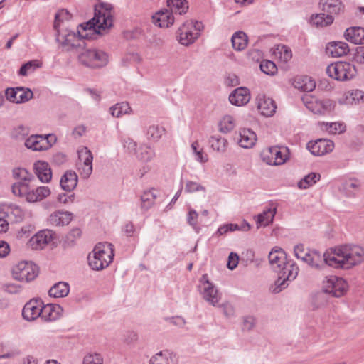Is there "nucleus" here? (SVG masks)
Returning <instances> with one entry per match:
<instances>
[{
	"label": "nucleus",
	"mask_w": 364,
	"mask_h": 364,
	"mask_svg": "<svg viewBox=\"0 0 364 364\" xmlns=\"http://www.w3.org/2000/svg\"><path fill=\"white\" fill-rule=\"evenodd\" d=\"M2 210L4 211L5 216L12 222L17 223L23 220V211L16 204H5L2 207Z\"/></svg>",
	"instance_id": "c85d7f7f"
},
{
	"label": "nucleus",
	"mask_w": 364,
	"mask_h": 364,
	"mask_svg": "<svg viewBox=\"0 0 364 364\" xmlns=\"http://www.w3.org/2000/svg\"><path fill=\"white\" fill-rule=\"evenodd\" d=\"M79 160L82 165L79 168V171L82 178H88L92 173L93 156L87 147L84 146L77 151Z\"/></svg>",
	"instance_id": "4468645a"
},
{
	"label": "nucleus",
	"mask_w": 364,
	"mask_h": 364,
	"mask_svg": "<svg viewBox=\"0 0 364 364\" xmlns=\"http://www.w3.org/2000/svg\"><path fill=\"white\" fill-rule=\"evenodd\" d=\"M218 126L220 132L228 133L235 127L234 118L230 115H226L220 121Z\"/></svg>",
	"instance_id": "09e8293b"
},
{
	"label": "nucleus",
	"mask_w": 364,
	"mask_h": 364,
	"mask_svg": "<svg viewBox=\"0 0 364 364\" xmlns=\"http://www.w3.org/2000/svg\"><path fill=\"white\" fill-rule=\"evenodd\" d=\"M257 109L265 117H271L276 111L277 106L274 101L265 95H258L257 97Z\"/></svg>",
	"instance_id": "a878e982"
},
{
	"label": "nucleus",
	"mask_w": 364,
	"mask_h": 364,
	"mask_svg": "<svg viewBox=\"0 0 364 364\" xmlns=\"http://www.w3.org/2000/svg\"><path fill=\"white\" fill-rule=\"evenodd\" d=\"M333 17L325 12L313 14L311 16V23L316 27H326L333 23Z\"/></svg>",
	"instance_id": "4c0bfd02"
},
{
	"label": "nucleus",
	"mask_w": 364,
	"mask_h": 364,
	"mask_svg": "<svg viewBox=\"0 0 364 364\" xmlns=\"http://www.w3.org/2000/svg\"><path fill=\"white\" fill-rule=\"evenodd\" d=\"M263 161L272 166L283 164L287 159V156L283 154L278 146H272L264 151L262 154Z\"/></svg>",
	"instance_id": "aec40b11"
},
{
	"label": "nucleus",
	"mask_w": 364,
	"mask_h": 364,
	"mask_svg": "<svg viewBox=\"0 0 364 364\" xmlns=\"http://www.w3.org/2000/svg\"><path fill=\"white\" fill-rule=\"evenodd\" d=\"M205 191V188L200 184L192 181H187L185 186V191L187 193H194L196 191Z\"/></svg>",
	"instance_id": "4d7b16f0"
},
{
	"label": "nucleus",
	"mask_w": 364,
	"mask_h": 364,
	"mask_svg": "<svg viewBox=\"0 0 364 364\" xmlns=\"http://www.w3.org/2000/svg\"><path fill=\"white\" fill-rule=\"evenodd\" d=\"M158 191L151 188L144 191L141 196V209L144 211L148 210L154 204L157 197Z\"/></svg>",
	"instance_id": "c9c22d12"
},
{
	"label": "nucleus",
	"mask_w": 364,
	"mask_h": 364,
	"mask_svg": "<svg viewBox=\"0 0 364 364\" xmlns=\"http://www.w3.org/2000/svg\"><path fill=\"white\" fill-rule=\"evenodd\" d=\"M334 255L333 250L326 251L322 256L321 253L316 250L312 251L311 253H305V259L304 262H306L309 266L316 269H321L326 265L330 266V263L327 262V257Z\"/></svg>",
	"instance_id": "ddd939ff"
},
{
	"label": "nucleus",
	"mask_w": 364,
	"mask_h": 364,
	"mask_svg": "<svg viewBox=\"0 0 364 364\" xmlns=\"http://www.w3.org/2000/svg\"><path fill=\"white\" fill-rule=\"evenodd\" d=\"M103 359L100 354L94 353L85 356L83 364H102Z\"/></svg>",
	"instance_id": "6e6d98bb"
},
{
	"label": "nucleus",
	"mask_w": 364,
	"mask_h": 364,
	"mask_svg": "<svg viewBox=\"0 0 364 364\" xmlns=\"http://www.w3.org/2000/svg\"><path fill=\"white\" fill-rule=\"evenodd\" d=\"M318 6L323 12L331 14L333 18L345 11V5L341 0H320Z\"/></svg>",
	"instance_id": "6ab92c4d"
},
{
	"label": "nucleus",
	"mask_w": 364,
	"mask_h": 364,
	"mask_svg": "<svg viewBox=\"0 0 364 364\" xmlns=\"http://www.w3.org/2000/svg\"><path fill=\"white\" fill-rule=\"evenodd\" d=\"M14 190L18 193V196L25 197L26 200L29 203L41 200L50 194V191L47 186H40L31 190L30 186H26L22 185L20 186V188L18 186H15Z\"/></svg>",
	"instance_id": "9d476101"
},
{
	"label": "nucleus",
	"mask_w": 364,
	"mask_h": 364,
	"mask_svg": "<svg viewBox=\"0 0 364 364\" xmlns=\"http://www.w3.org/2000/svg\"><path fill=\"white\" fill-rule=\"evenodd\" d=\"M39 66L38 60L28 61L21 67L18 70V75L21 76H26L29 72L34 71Z\"/></svg>",
	"instance_id": "603ef678"
},
{
	"label": "nucleus",
	"mask_w": 364,
	"mask_h": 364,
	"mask_svg": "<svg viewBox=\"0 0 364 364\" xmlns=\"http://www.w3.org/2000/svg\"><path fill=\"white\" fill-rule=\"evenodd\" d=\"M138 333L134 331H127L124 334V342L127 345H132L138 341Z\"/></svg>",
	"instance_id": "052dcab7"
},
{
	"label": "nucleus",
	"mask_w": 364,
	"mask_h": 364,
	"mask_svg": "<svg viewBox=\"0 0 364 364\" xmlns=\"http://www.w3.org/2000/svg\"><path fill=\"white\" fill-rule=\"evenodd\" d=\"M62 189L70 192L77 184V176L74 171H67L61 177L60 181Z\"/></svg>",
	"instance_id": "473e14b6"
},
{
	"label": "nucleus",
	"mask_w": 364,
	"mask_h": 364,
	"mask_svg": "<svg viewBox=\"0 0 364 364\" xmlns=\"http://www.w3.org/2000/svg\"><path fill=\"white\" fill-rule=\"evenodd\" d=\"M277 50L280 54L279 58H281V60L284 62H287L292 57L291 50L285 46H279L277 48Z\"/></svg>",
	"instance_id": "bf43d9fd"
},
{
	"label": "nucleus",
	"mask_w": 364,
	"mask_h": 364,
	"mask_svg": "<svg viewBox=\"0 0 364 364\" xmlns=\"http://www.w3.org/2000/svg\"><path fill=\"white\" fill-rule=\"evenodd\" d=\"M73 219V214L68 211H55L51 213L48 223L51 226H63L68 225Z\"/></svg>",
	"instance_id": "bb28decb"
},
{
	"label": "nucleus",
	"mask_w": 364,
	"mask_h": 364,
	"mask_svg": "<svg viewBox=\"0 0 364 364\" xmlns=\"http://www.w3.org/2000/svg\"><path fill=\"white\" fill-rule=\"evenodd\" d=\"M79 62L90 68H100L108 63V55L101 50L83 49L78 54Z\"/></svg>",
	"instance_id": "423d86ee"
},
{
	"label": "nucleus",
	"mask_w": 364,
	"mask_h": 364,
	"mask_svg": "<svg viewBox=\"0 0 364 364\" xmlns=\"http://www.w3.org/2000/svg\"><path fill=\"white\" fill-rule=\"evenodd\" d=\"M321 175L316 173H310L305 176L299 183L298 187L301 189H306L320 180Z\"/></svg>",
	"instance_id": "49530a36"
},
{
	"label": "nucleus",
	"mask_w": 364,
	"mask_h": 364,
	"mask_svg": "<svg viewBox=\"0 0 364 364\" xmlns=\"http://www.w3.org/2000/svg\"><path fill=\"white\" fill-rule=\"evenodd\" d=\"M360 184L357 179H350L343 184V189L346 194L349 196H355L360 189Z\"/></svg>",
	"instance_id": "de8ad7c7"
},
{
	"label": "nucleus",
	"mask_w": 364,
	"mask_h": 364,
	"mask_svg": "<svg viewBox=\"0 0 364 364\" xmlns=\"http://www.w3.org/2000/svg\"><path fill=\"white\" fill-rule=\"evenodd\" d=\"M277 213V208L270 206L263 210L262 213L257 215V226L259 228L260 226H267L273 222L274 218Z\"/></svg>",
	"instance_id": "72a5a7b5"
},
{
	"label": "nucleus",
	"mask_w": 364,
	"mask_h": 364,
	"mask_svg": "<svg viewBox=\"0 0 364 364\" xmlns=\"http://www.w3.org/2000/svg\"><path fill=\"white\" fill-rule=\"evenodd\" d=\"M238 261H239L238 255L235 252H230L228 256L227 267L230 270L235 269L238 264Z\"/></svg>",
	"instance_id": "e2e57ef3"
},
{
	"label": "nucleus",
	"mask_w": 364,
	"mask_h": 364,
	"mask_svg": "<svg viewBox=\"0 0 364 364\" xmlns=\"http://www.w3.org/2000/svg\"><path fill=\"white\" fill-rule=\"evenodd\" d=\"M82 231L78 228H73L65 236V242L68 245H73L81 237Z\"/></svg>",
	"instance_id": "5fc2aeb1"
},
{
	"label": "nucleus",
	"mask_w": 364,
	"mask_h": 364,
	"mask_svg": "<svg viewBox=\"0 0 364 364\" xmlns=\"http://www.w3.org/2000/svg\"><path fill=\"white\" fill-rule=\"evenodd\" d=\"M70 291V286L68 283L65 282H59L55 284L48 291L50 296L55 298L65 297Z\"/></svg>",
	"instance_id": "58836bf2"
},
{
	"label": "nucleus",
	"mask_w": 364,
	"mask_h": 364,
	"mask_svg": "<svg viewBox=\"0 0 364 364\" xmlns=\"http://www.w3.org/2000/svg\"><path fill=\"white\" fill-rule=\"evenodd\" d=\"M347 283L346 281L336 276H331L324 282L323 291L315 295L313 302L314 309H318L326 302V293L332 294L335 297H341L346 292Z\"/></svg>",
	"instance_id": "39448f33"
},
{
	"label": "nucleus",
	"mask_w": 364,
	"mask_h": 364,
	"mask_svg": "<svg viewBox=\"0 0 364 364\" xmlns=\"http://www.w3.org/2000/svg\"><path fill=\"white\" fill-rule=\"evenodd\" d=\"M13 176L16 179H18L19 181L12 186V192L15 196H18V193L16 192L14 190L15 186H18L20 188V186L24 185L26 186H29V183L31 181L34 180L33 175L29 173L26 169L22 168H16L13 170Z\"/></svg>",
	"instance_id": "b1692460"
},
{
	"label": "nucleus",
	"mask_w": 364,
	"mask_h": 364,
	"mask_svg": "<svg viewBox=\"0 0 364 364\" xmlns=\"http://www.w3.org/2000/svg\"><path fill=\"white\" fill-rule=\"evenodd\" d=\"M113 6L102 2L95 7L94 17L87 22L80 24L77 28V36L70 31H56L55 40L68 52L74 51L77 55L85 48V39H89L91 35H102L103 31L113 26Z\"/></svg>",
	"instance_id": "f257e3e1"
},
{
	"label": "nucleus",
	"mask_w": 364,
	"mask_h": 364,
	"mask_svg": "<svg viewBox=\"0 0 364 364\" xmlns=\"http://www.w3.org/2000/svg\"><path fill=\"white\" fill-rule=\"evenodd\" d=\"M198 213L194 210H190L188 214L187 217V222L188 223L195 227L197 225V218H198Z\"/></svg>",
	"instance_id": "338daca9"
},
{
	"label": "nucleus",
	"mask_w": 364,
	"mask_h": 364,
	"mask_svg": "<svg viewBox=\"0 0 364 364\" xmlns=\"http://www.w3.org/2000/svg\"><path fill=\"white\" fill-rule=\"evenodd\" d=\"M175 355L168 352H159L154 355L150 360V364H176Z\"/></svg>",
	"instance_id": "e433bc0d"
},
{
	"label": "nucleus",
	"mask_w": 364,
	"mask_h": 364,
	"mask_svg": "<svg viewBox=\"0 0 364 364\" xmlns=\"http://www.w3.org/2000/svg\"><path fill=\"white\" fill-rule=\"evenodd\" d=\"M192 27V23L186 22L178 28V38L181 45L188 46L198 38L199 33L198 31L193 32L191 30Z\"/></svg>",
	"instance_id": "412c9836"
},
{
	"label": "nucleus",
	"mask_w": 364,
	"mask_h": 364,
	"mask_svg": "<svg viewBox=\"0 0 364 364\" xmlns=\"http://www.w3.org/2000/svg\"><path fill=\"white\" fill-rule=\"evenodd\" d=\"M346 100L348 103H358L364 100V92L360 90H353L346 94Z\"/></svg>",
	"instance_id": "3c124183"
},
{
	"label": "nucleus",
	"mask_w": 364,
	"mask_h": 364,
	"mask_svg": "<svg viewBox=\"0 0 364 364\" xmlns=\"http://www.w3.org/2000/svg\"><path fill=\"white\" fill-rule=\"evenodd\" d=\"M257 141L256 134L250 129H242L240 131L239 145L245 149L253 147Z\"/></svg>",
	"instance_id": "c756f323"
},
{
	"label": "nucleus",
	"mask_w": 364,
	"mask_h": 364,
	"mask_svg": "<svg viewBox=\"0 0 364 364\" xmlns=\"http://www.w3.org/2000/svg\"><path fill=\"white\" fill-rule=\"evenodd\" d=\"M153 19L156 26L161 28L168 27L174 22L173 13L169 10L160 11L153 16Z\"/></svg>",
	"instance_id": "2f4dec72"
},
{
	"label": "nucleus",
	"mask_w": 364,
	"mask_h": 364,
	"mask_svg": "<svg viewBox=\"0 0 364 364\" xmlns=\"http://www.w3.org/2000/svg\"><path fill=\"white\" fill-rule=\"evenodd\" d=\"M114 255V247L111 243H98L87 257L88 264L92 269L100 271L109 266Z\"/></svg>",
	"instance_id": "20e7f679"
},
{
	"label": "nucleus",
	"mask_w": 364,
	"mask_h": 364,
	"mask_svg": "<svg viewBox=\"0 0 364 364\" xmlns=\"http://www.w3.org/2000/svg\"><path fill=\"white\" fill-rule=\"evenodd\" d=\"M166 129L158 124L150 125L146 130V135L149 141H158L165 134Z\"/></svg>",
	"instance_id": "37998d69"
},
{
	"label": "nucleus",
	"mask_w": 364,
	"mask_h": 364,
	"mask_svg": "<svg viewBox=\"0 0 364 364\" xmlns=\"http://www.w3.org/2000/svg\"><path fill=\"white\" fill-rule=\"evenodd\" d=\"M198 141H194L191 144V149L196 154V159L201 163L206 162L208 161L207 155H203L202 150H198Z\"/></svg>",
	"instance_id": "13d9d810"
},
{
	"label": "nucleus",
	"mask_w": 364,
	"mask_h": 364,
	"mask_svg": "<svg viewBox=\"0 0 364 364\" xmlns=\"http://www.w3.org/2000/svg\"><path fill=\"white\" fill-rule=\"evenodd\" d=\"M70 18V14L66 9H61L58 11L55 15V21L53 28L55 30H58L60 28V22L67 21Z\"/></svg>",
	"instance_id": "864d4df0"
},
{
	"label": "nucleus",
	"mask_w": 364,
	"mask_h": 364,
	"mask_svg": "<svg viewBox=\"0 0 364 364\" xmlns=\"http://www.w3.org/2000/svg\"><path fill=\"white\" fill-rule=\"evenodd\" d=\"M250 93L247 88L240 87L234 90L229 95L230 102L235 106H243L249 102Z\"/></svg>",
	"instance_id": "5701e85b"
},
{
	"label": "nucleus",
	"mask_w": 364,
	"mask_h": 364,
	"mask_svg": "<svg viewBox=\"0 0 364 364\" xmlns=\"http://www.w3.org/2000/svg\"><path fill=\"white\" fill-rule=\"evenodd\" d=\"M5 96L9 102L21 104L32 99L33 93L31 89L24 87H8L5 90Z\"/></svg>",
	"instance_id": "f8f14e48"
},
{
	"label": "nucleus",
	"mask_w": 364,
	"mask_h": 364,
	"mask_svg": "<svg viewBox=\"0 0 364 364\" xmlns=\"http://www.w3.org/2000/svg\"><path fill=\"white\" fill-rule=\"evenodd\" d=\"M123 146L124 149H126L130 153H134L136 154V142H135L132 139L130 138H126L124 139L123 141Z\"/></svg>",
	"instance_id": "680f3d73"
},
{
	"label": "nucleus",
	"mask_w": 364,
	"mask_h": 364,
	"mask_svg": "<svg viewBox=\"0 0 364 364\" xmlns=\"http://www.w3.org/2000/svg\"><path fill=\"white\" fill-rule=\"evenodd\" d=\"M268 258L272 268L278 274L272 291L278 294L288 287V281H292L297 277L299 267L295 262L287 260L285 252L280 247H274Z\"/></svg>",
	"instance_id": "f03ea898"
},
{
	"label": "nucleus",
	"mask_w": 364,
	"mask_h": 364,
	"mask_svg": "<svg viewBox=\"0 0 364 364\" xmlns=\"http://www.w3.org/2000/svg\"><path fill=\"white\" fill-rule=\"evenodd\" d=\"M259 68L262 72L269 75H274L277 72V67L275 63L268 60H262Z\"/></svg>",
	"instance_id": "8fccbe9b"
},
{
	"label": "nucleus",
	"mask_w": 364,
	"mask_h": 364,
	"mask_svg": "<svg viewBox=\"0 0 364 364\" xmlns=\"http://www.w3.org/2000/svg\"><path fill=\"white\" fill-rule=\"evenodd\" d=\"M136 154V157L139 160L143 161H149L154 157L155 151L149 146L143 144L139 146Z\"/></svg>",
	"instance_id": "a18cd8bd"
},
{
	"label": "nucleus",
	"mask_w": 364,
	"mask_h": 364,
	"mask_svg": "<svg viewBox=\"0 0 364 364\" xmlns=\"http://www.w3.org/2000/svg\"><path fill=\"white\" fill-rule=\"evenodd\" d=\"M344 37L354 44H364V28L350 27L346 30Z\"/></svg>",
	"instance_id": "7c9ffc66"
},
{
	"label": "nucleus",
	"mask_w": 364,
	"mask_h": 364,
	"mask_svg": "<svg viewBox=\"0 0 364 364\" xmlns=\"http://www.w3.org/2000/svg\"><path fill=\"white\" fill-rule=\"evenodd\" d=\"M349 52L348 45L343 41H331L326 47V53L332 58L343 57Z\"/></svg>",
	"instance_id": "4be33fe9"
},
{
	"label": "nucleus",
	"mask_w": 364,
	"mask_h": 364,
	"mask_svg": "<svg viewBox=\"0 0 364 364\" xmlns=\"http://www.w3.org/2000/svg\"><path fill=\"white\" fill-rule=\"evenodd\" d=\"M294 85L302 92H309L315 89L316 82L309 76H301L294 80Z\"/></svg>",
	"instance_id": "f704fd0d"
},
{
	"label": "nucleus",
	"mask_w": 364,
	"mask_h": 364,
	"mask_svg": "<svg viewBox=\"0 0 364 364\" xmlns=\"http://www.w3.org/2000/svg\"><path fill=\"white\" fill-rule=\"evenodd\" d=\"M334 143L331 140L319 139L307 144V149L314 156H323L333 151Z\"/></svg>",
	"instance_id": "a211bd4d"
},
{
	"label": "nucleus",
	"mask_w": 364,
	"mask_h": 364,
	"mask_svg": "<svg viewBox=\"0 0 364 364\" xmlns=\"http://www.w3.org/2000/svg\"><path fill=\"white\" fill-rule=\"evenodd\" d=\"M35 173L43 183H48L52 178V171L48 163L43 161H38L33 166Z\"/></svg>",
	"instance_id": "cd10ccee"
},
{
	"label": "nucleus",
	"mask_w": 364,
	"mask_h": 364,
	"mask_svg": "<svg viewBox=\"0 0 364 364\" xmlns=\"http://www.w3.org/2000/svg\"><path fill=\"white\" fill-rule=\"evenodd\" d=\"M55 141L54 134H36L26 139L25 146L33 151H45L49 149Z\"/></svg>",
	"instance_id": "1a4fd4ad"
},
{
	"label": "nucleus",
	"mask_w": 364,
	"mask_h": 364,
	"mask_svg": "<svg viewBox=\"0 0 364 364\" xmlns=\"http://www.w3.org/2000/svg\"><path fill=\"white\" fill-rule=\"evenodd\" d=\"M334 255L327 257L330 267L348 269L364 259V250L359 246L345 245L333 250Z\"/></svg>",
	"instance_id": "7ed1b4c3"
},
{
	"label": "nucleus",
	"mask_w": 364,
	"mask_h": 364,
	"mask_svg": "<svg viewBox=\"0 0 364 364\" xmlns=\"http://www.w3.org/2000/svg\"><path fill=\"white\" fill-rule=\"evenodd\" d=\"M63 311V308L58 304H43L40 317L44 321H53L60 317Z\"/></svg>",
	"instance_id": "393cba45"
},
{
	"label": "nucleus",
	"mask_w": 364,
	"mask_h": 364,
	"mask_svg": "<svg viewBox=\"0 0 364 364\" xmlns=\"http://www.w3.org/2000/svg\"><path fill=\"white\" fill-rule=\"evenodd\" d=\"M326 73L330 77L338 81H347L356 75L357 70L355 65L348 62L339 61L328 65Z\"/></svg>",
	"instance_id": "0eeeda50"
},
{
	"label": "nucleus",
	"mask_w": 364,
	"mask_h": 364,
	"mask_svg": "<svg viewBox=\"0 0 364 364\" xmlns=\"http://www.w3.org/2000/svg\"><path fill=\"white\" fill-rule=\"evenodd\" d=\"M55 236L51 230H43L37 232L29 240V245L33 250H41L49 244Z\"/></svg>",
	"instance_id": "dca6fc26"
},
{
	"label": "nucleus",
	"mask_w": 364,
	"mask_h": 364,
	"mask_svg": "<svg viewBox=\"0 0 364 364\" xmlns=\"http://www.w3.org/2000/svg\"><path fill=\"white\" fill-rule=\"evenodd\" d=\"M247 36L243 31L235 32L231 38L232 47L237 51L244 50L247 47Z\"/></svg>",
	"instance_id": "ea45409f"
},
{
	"label": "nucleus",
	"mask_w": 364,
	"mask_h": 364,
	"mask_svg": "<svg viewBox=\"0 0 364 364\" xmlns=\"http://www.w3.org/2000/svg\"><path fill=\"white\" fill-rule=\"evenodd\" d=\"M209 143L211 148L219 153L225 152L228 146V140L220 135L210 136Z\"/></svg>",
	"instance_id": "79ce46f5"
},
{
	"label": "nucleus",
	"mask_w": 364,
	"mask_h": 364,
	"mask_svg": "<svg viewBox=\"0 0 364 364\" xmlns=\"http://www.w3.org/2000/svg\"><path fill=\"white\" fill-rule=\"evenodd\" d=\"M110 114L114 117H120L124 114H130L132 112V108L129 103L122 102L117 103L109 108Z\"/></svg>",
	"instance_id": "c03bdc74"
},
{
	"label": "nucleus",
	"mask_w": 364,
	"mask_h": 364,
	"mask_svg": "<svg viewBox=\"0 0 364 364\" xmlns=\"http://www.w3.org/2000/svg\"><path fill=\"white\" fill-rule=\"evenodd\" d=\"M328 131L333 134H341L346 131V125L343 123L333 122L330 124Z\"/></svg>",
	"instance_id": "0e129e2a"
},
{
	"label": "nucleus",
	"mask_w": 364,
	"mask_h": 364,
	"mask_svg": "<svg viewBox=\"0 0 364 364\" xmlns=\"http://www.w3.org/2000/svg\"><path fill=\"white\" fill-rule=\"evenodd\" d=\"M38 267L32 262H19L13 269L12 274L15 279L28 282L33 280L38 275Z\"/></svg>",
	"instance_id": "6e6552de"
},
{
	"label": "nucleus",
	"mask_w": 364,
	"mask_h": 364,
	"mask_svg": "<svg viewBox=\"0 0 364 364\" xmlns=\"http://www.w3.org/2000/svg\"><path fill=\"white\" fill-rule=\"evenodd\" d=\"M302 101L309 111L317 114H324L334 107L333 102L330 100H318L311 96H305L302 97Z\"/></svg>",
	"instance_id": "9b49d317"
},
{
	"label": "nucleus",
	"mask_w": 364,
	"mask_h": 364,
	"mask_svg": "<svg viewBox=\"0 0 364 364\" xmlns=\"http://www.w3.org/2000/svg\"><path fill=\"white\" fill-rule=\"evenodd\" d=\"M43 302L41 299H33L28 301L23 308L22 316L28 321L36 320L41 316Z\"/></svg>",
	"instance_id": "f3484780"
},
{
	"label": "nucleus",
	"mask_w": 364,
	"mask_h": 364,
	"mask_svg": "<svg viewBox=\"0 0 364 364\" xmlns=\"http://www.w3.org/2000/svg\"><path fill=\"white\" fill-rule=\"evenodd\" d=\"M201 286V294L203 298L211 305L215 306L220 299V295L218 293L216 287L206 279V275L203 276Z\"/></svg>",
	"instance_id": "2eb2a0df"
},
{
	"label": "nucleus",
	"mask_w": 364,
	"mask_h": 364,
	"mask_svg": "<svg viewBox=\"0 0 364 364\" xmlns=\"http://www.w3.org/2000/svg\"><path fill=\"white\" fill-rule=\"evenodd\" d=\"M167 6L171 13L180 15L186 14L188 9L186 0H167Z\"/></svg>",
	"instance_id": "a19ab883"
},
{
	"label": "nucleus",
	"mask_w": 364,
	"mask_h": 364,
	"mask_svg": "<svg viewBox=\"0 0 364 364\" xmlns=\"http://www.w3.org/2000/svg\"><path fill=\"white\" fill-rule=\"evenodd\" d=\"M220 307L223 309V314L225 316L230 317L234 315L235 309L230 303L223 304Z\"/></svg>",
	"instance_id": "774afa93"
},
{
	"label": "nucleus",
	"mask_w": 364,
	"mask_h": 364,
	"mask_svg": "<svg viewBox=\"0 0 364 364\" xmlns=\"http://www.w3.org/2000/svg\"><path fill=\"white\" fill-rule=\"evenodd\" d=\"M353 60L358 63H364V46L357 47L353 53Z\"/></svg>",
	"instance_id": "69168bd1"
}]
</instances>
